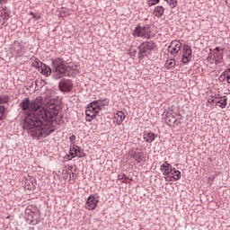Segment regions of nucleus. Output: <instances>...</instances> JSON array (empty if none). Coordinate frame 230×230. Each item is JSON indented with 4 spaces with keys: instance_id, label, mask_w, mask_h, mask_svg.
<instances>
[{
    "instance_id": "9b49d317",
    "label": "nucleus",
    "mask_w": 230,
    "mask_h": 230,
    "mask_svg": "<svg viewBox=\"0 0 230 230\" xmlns=\"http://www.w3.org/2000/svg\"><path fill=\"white\" fill-rule=\"evenodd\" d=\"M98 198L94 195H91L90 197H88L85 203L86 209H89L90 211L96 209V208L98 207Z\"/></svg>"
},
{
    "instance_id": "c756f323",
    "label": "nucleus",
    "mask_w": 230,
    "mask_h": 230,
    "mask_svg": "<svg viewBox=\"0 0 230 230\" xmlns=\"http://www.w3.org/2000/svg\"><path fill=\"white\" fill-rule=\"evenodd\" d=\"M4 111H6V108H4V106H0V119H3V116H4Z\"/></svg>"
},
{
    "instance_id": "473e14b6",
    "label": "nucleus",
    "mask_w": 230,
    "mask_h": 230,
    "mask_svg": "<svg viewBox=\"0 0 230 230\" xmlns=\"http://www.w3.org/2000/svg\"><path fill=\"white\" fill-rule=\"evenodd\" d=\"M76 139V136H75V135H72L70 137H69V141L71 142V143H73V141H75Z\"/></svg>"
},
{
    "instance_id": "412c9836",
    "label": "nucleus",
    "mask_w": 230,
    "mask_h": 230,
    "mask_svg": "<svg viewBox=\"0 0 230 230\" xmlns=\"http://www.w3.org/2000/svg\"><path fill=\"white\" fill-rule=\"evenodd\" d=\"M145 154L143 152H135L131 156L137 163H141L143 161Z\"/></svg>"
},
{
    "instance_id": "7ed1b4c3",
    "label": "nucleus",
    "mask_w": 230,
    "mask_h": 230,
    "mask_svg": "<svg viewBox=\"0 0 230 230\" xmlns=\"http://www.w3.org/2000/svg\"><path fill=\"white\" fill-rule=\"evenodd\" d=\"M25 214L27 215V222L31 226H37L39 224L40 211L37 206L29 205L25 209Z\"/></svg>"
},
{
    "instance_id": "aec40b11",
    "label": "nucleus",
    "mask_w": 230,
    "mask_h": 230,
    "mask_svg": "<svg viewBox=\"0 0 230 230\" xmlns=\"http://www.w3.org/2000/svg\"><path fill=\"white\" fill-rule=\"evenodd\" d=\"M154 15L158 18L163 17V15H164V7L156 6L154 10Z\"/></svg>"
},
{
    "instance_id": "39448f33",
    "label": "nucleus",
    "mask_w": 230,
    "mask_h": 230,
    "mask_svg": "<svg viewBox=\"0 0 230 230\" xmlns=\"http://www.w3.org/2000/svg\"><path fill=\"white\" fill-rule=\"evenodd\" d=\"M154 48H155V44H154V42L146 41L142 43L138 47V57L140 58H145V57H148V55L152 53Z\"/></svg>"
},
{
    "instance_id": "e433bc0d",
    "label": "nucleus",
    "mask_w": 230,
    "mask_h": 230,
    "mask_svg": "<svg viewBox=\"0 0 230 230\" xmlns=\"http://www.w3.org/2000/svg\"><path fill=\"white\" fill-rule=\"evenodd\" d=\"M164 1H168V0H164Z\"/></svg>"
},
{
    "instance_id": "f257e3e1",
    "label": "nucleus",
    "mask_w": 230,
    "mask_h": 230,
    "mask_svg": "<svg viewBox=\"0 0 230 230\" xmlns=\"http://www.w3.org/2000/svg\"><path fill=\"white\" fill-rule=\"evenodd\" d=\"M20 107L22 111H28L23 128L29 134L34 137H48L51 132H55L54 121L58 115V110L54 104L45 108L42 106V99L30 101V98H26L22 101Z\"/></svg>"
},
{
    "instance_id": "f704fd0d",
    "label": "nucleus",
    "mask_w": 230,
    "mask_h": 230,
    "mask_svg": "<svg viewBox=\"0 0 230 230\" xmlns=\"http://www.w3.org/2000/svg\"><path fill=\"white\" fill-rule=\"evenodd\" d=\"M14 45L21 46V43L14 41Z\"/></svg>"
},
{
    "instance_id": "423d86ee",
    "label": "nucleus",
    "mask_w": 230,
    "mask_h": 230,
    "mask_svg": "<svg viewBox=\"0 0 230 230\" xmlns=\"http://www.w3.org/2000/svg\"><path fill=\"white\" fill-rule=\"evenodd\" d=\"M152 31L150 30V26H141L138 25L133 31L134 37H142V39H150V34Z\"/></svg>"
},
{
    "instance_id": "f03ea898",
    "label": "nucleus",
    "mask_w": 230,
    "mask_h": 230,
    "mask_svg": "<svg viewBox=\"0 0 230 230\" xmlns=\"http://www.w3.org/2000/svg\"><path fill=\"white\" fill-rule=\"evenodd\" d=\"M105 105H109V102L106 100L102 101V100H97L93 101V102L89 103L86 111H85V115H86V121H92L100 114V111H102V107H105Z\"/></svg>"
},
{
    "instance_id": "2eb2a0df",
    "label": "nucleus",
    "mask_w": 230,
    "mask_h": 230,
    "mask_svg": "<svg viewBox=\"0 0 230 230\" xmlns=\"http://www.w3.org/2000/svg\"><path fill=\"white\" fill-rule=\"evenodd\" d=\"M172 168L173 167L172 166V164H168V162L164 163L160 166V171L162 172L164 178L167 177V175L170 173V172H172Z\"/></svg>"
},
{
    "instance_id": "7c9ffc66",
    "label": "nucleus",
    "mask_w": 230,
    "mask_h": 230,
    "mask_svg": "<svg viewBox=\"0 0 230 230\" xmlns=\"http://www.w3.org/2000/svg\"><path fill=\"white\" fill-rule=\"evenodd\" d=\"M208 103H210V105L211 104H213V103H217V98H209L208 100Z\"/></svg>"
},
{
    "instance_id": "f8f14e48",
    "label": "nucleus",
    "mask_w": 230,
    "mask_h": 230,
    "mask_svg": "<svg viewBox=\"0 0 230 230\" xmlns=\"http://www.w3.org/2000/svg\"><path fill=\"white\" fill-rule=\"evenodd\" d=\"M191 47H190L189 45H184L183 46V50H182V58H181V62L183 64H188V62H190V60H191Z\"/></svg>"
},
{
    "instance_id": "c85d7f7f",
    "label": "nucleus",
    "mask_w": 230,
    "mask_h": 230,
    "mask_svg": "<svg viewBox=\"0 0 230 230\" xmlns=\"http://www.w3.org/2000/svg\"><path fill=\"white\" fill-rule=\"evenodd\" d=\"M159 1L161 0H147L148 6H154L155 4H158Z\"/></svg>"
},
{
    "instance_id": "5701e85b",
    "label": "nucleus",
    "mask_w": 230,
    "mask_h": 230,
    "mask_svg": "<svg viewBox=\"0 0 230 230\" xmlns=\"http://www.w3.org/2000/svg\"><path fill=\"white\" fill-rule=\"evenodd\" d=\"M165 67H167V69H172V67H175V60L173 59L167 60L165 63Z\"/></svg>"
},
{
    "instance_id": "72a5a7b5",
    "label": "nucleus",
    "mask_w": 230,
    "mask_h": 230,
    "mask_svg": "<svg viewBox=\"0 0 230 230\" xmlns=\"http://www.w3.org/2000/svg\"><path fill=\"white\" fill-rule=\"evenodd\" d=\"M3 3H6V0H0V4Z\"/></svg>"
},
{
    "instance_id": "0eeeda50",
    "label": "nucleus",
    "mask_w": 230,
    "mask_h": 230,
    "mask_svg": "<svg viewBox=\"0 0 230 230\" xmlns=\"http://www.w3.org/2000/svg\"><path fill=\"white\" fill-rule=\"evenodd\" d=\"M211 55L214 57L216 66L222 64L224 60V49L217 47L212 50Z\"/></svg>"
},
{
    "instance_id": "b1692460",
    "label": "nucleus",
    "mask_w": 230,
    "mask_h": 230,
    "mask_svg": "<svg viewBox=\"0 0 230 230\" xmlns=\"http://www.w3.org/2000/svg\"><path fill=\"white\" fill-rule=\"evenodd\" d=\"M166 121L168 123H175L177 121V119H175V116L172 115V113H167Z\"/></svg>"
},
{
    "instance_id": "bb28decb",
    "label": "nucleus",
    "mask_w": 230,
    "mask_h": 230,
    "mask_svg": "<svg viewBox=\"0 0 230 230\" xmlns=\"http://www.w3.org/2000/svg\"><path fill=\"white\" fill-rule=\"evenodd\" d=\"M25 188H26V190H30L31 191L32 190H35V185H33V183L30 184V181H26Z\"/></svg>"
},
{
    "instance_id": "ddd939ff",
    "label": "nucleus",
    "mask_w": 230,
    "mask_h": 230,
    "mask_svg": "<svg viewBox=\"0 0 230 230\" xmlns=\"http://www.w3.org/2000/svg\"><path fill=\"white\" fill-rule=\"evenodd\" d=\"M58 87H59L60 91H62L63 93H69V91H71L73 89V81L62 80L59 83Z\"/></svg>"
},
{
    "instance_id": "f3484780",
    "label": "nucleus",
    "mask_w": 230,
    "mask_h": 230,
    "mask_svg": "<svg viewBox=\"0 0 230 230\" xmlns=\"http://www.w3.org/2000/svg\"><path fill=\"white\" fill-rule=\"evenodd\" d=\"M38 71L41 73V75H44L45 76H49V75H51V67H49L44 63L41 65V66Z\"/></svg>"
},
{
    "instance_id": "dca6fc26",
    "label": "nucleus",
    "mask_w": 230,
    "mask_h": 230,
    "mask_svg": "<svg viewBox=\"0 0 230 230\" xmlns=\"http://www.w3.org/2000/svg\"><path fill=\"white\" fill-rule=\"evenodd\" d=\"M144 140L146 141V143H154V141H155V134L150 131H145Z\"/></svg>"
},
{
    "instance_id": "a878e982",
    "label": "nucleus",
    "mask_w": 230,
    "mask_h": 230,
    "mask_svg": "<svg viewBox=\"0 0 230 230\" xmlns=\"http://www.w3.org/2000/svg\"><path fill=\"white\" fill-rule=\"evenodd\" d=\"M9 100H10V98L6 95L0 96V105L7 103L9 102Z\"/></svg>"
},
{
    "instance_id": "a211bd4d",
    "label": "nucleus",
    "mask_w": 230,
    "mask_h": 230,
    "mask_svg": "<svg viewBox=\"0 0 230 230\" xmlns=\"http://www.w3.org/2000/svg\"><path fill=\"white\" fill-rule=\"evenodd\" d=\"M216 103L220 107V109H226V107H227V97H216Z\"/></svg>"
},
{
    "instance_id": "cd10ccee",
    "label": "nucleus",
    "mask_w": 230,
    "mask_h": 230,
    "mask_svg": "<svg viewBox=\"0 0 230 230\" xmlns=\"http://www.w3.org/2000/svg\"><path fill=\"white\" fill-rule=\"evenodd\" d=\"M166 3L169 4V6L171 8H176L177 7V0H168Z\"/></svg>"
},
{
    "instance_id": "20e7f679",
    "label": "nucleus",
    "mask_w": 230,
    "mask_h": 230,
    "mask_svg": "<svg viewBox=\"0 0 230 230\" xmlns=\"http://www.w3.org/2000/svg\"><path fill=\"white\" fill-rule=\"evenodd\" d=\"M52 67L57 79L62 78V76H66L67 66L62 58H56L52 62Z\"/></svg>"
},
{
    "instance_id": "6e6552de",
    "label": "nucleus",
    "mask_w": 230,
    "mask_h": 230,
    "mask_svg": "<svg viewBox=\"0 0 230 230\" xmlns=\"http://www.w3.org/2000/svg\"><path fill=\"white\" fill-rule=\"evenodd\" d=\"M69 153L72 157H85V153H84V150H82L80 146L75 145V143L70 144Z\"/></svg>"
},
{
    "instance_id": "4be33fe9",
    "label": "nucleus",
    "mask_w": 230,
    "mask_h": 230,
    "mask_svg": "<svg viewBox=\"0 0 230 230\" xmlns=\"http://www.w3.org/2000/svg\"><path fill=\"white\" fill-rule=\"evenodd\" d=\"M227 84H230V71L226 70L223 73V75H220L219 80H226Z\"/></svg>"
},
{
    "instance_id": "2f4dec72",
    "label": "nucleus",
    "mask_w": 230,
    "mask_h": 230,
    "mask_svg": "<svg viewBox=\"0 0 230 230\" xmlns=\"http://www.w3.org/2000/svg\"><path fill=\"white\" fill-rule=\"evenodd\" d=\"M30 14L31 15L32 19H37V21H39V19H40V16H37L33 13H31Z\"/></svg>"
},
{
    "instance_id": "c9c22d12",
    "label": "nucleus",
    "mask_w": 230,
    "mask_h": 230,
    "mask_svg": "<svg viewBox=\"0 0 230 230\" xmlns=\"http://www.w3.org/2000/svg\"><path fill=\"white\" fill-rule=\"evenodd\" d=\"M6 218H10V216H8Z\"/></svg>"
},
{
    "instance_id": "6ab92c4d",
    "label": "nucleus",
    "mask_w": 230,
    "mask_h": 230,
    "mask_svg": "<svg viewBox=\"0 0 230 230\" xmlns=\"http://www.w3.org/2000/svg\"><path fill=\"white\" fill-rule=\"evenodd\" d=\"M8 19H10V14L6 13V10L3 9L0 11V24L2 26L4 24V22H6V21H8Z\"/></svg>"
},
{
    "instance_id": "1a4fd4ad",
    "label": "nucleus",
    "mask_w": 230,
    "mask_h": 230,
    "mask_svg": "<svg viewBox=\"0 0 230 230\" xmlns=\"http://www.w3.org/2000/svg\"><path fill=\"white\" fill-rule=\"evenodd\" d=\"M181 171L172 168V172H170L165 177H164V181H166L167 182H172L173 181H179L181 180Z\"/></svg>"
},
{
    "instance_id": "393cba45",
    "label": "nucleus",
    "mask_w": 230,
    "mask_h": 230,
    "mask_svg": "<svg viewBox=\"0 0 230 230\" xmlns=\"http://www.w3.org/2000/svg\"><path fill=\"white\" fill-rule=\"evenodd\" d=\"M43 64L44 63L40 62V60L35 59L32 62V67H36V69H38V71H39L40 67H41Z\"/></svg>"
},
{
    "instance_id": "9d476101",
    "label": "nucleus",
    "mask_w": 230,
    "mask_h": 230,
    "mask_svg": "<svg viewBox=\"0 0 230 230\" xmlns=\"http://www.w3.org/2000/svg\"><path fill=\"white\" fill-rule=\"evenodd\" d=\"M182 48V43L179 40H172L168 48L169 53L171 55H179Z\"/></svg>"
},
{
    "instance_id": "4468645a",
    "label": "nucleus",
    "mask_w": 230,
    "mask_h": 230,
    "mask_svg": "<svg viewBox=\"0 0 230 230\" xmlns=\"http://www.w3.org/2000/svg\"><path fill=\"white\" fill-rule=\"evenodd\" d=\"M125 113L123 111H117L113 114L112 119L113 123H116V125H121L123 121H125Z\"/></svg>"
}]
</instances>
